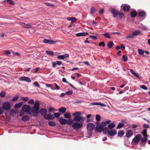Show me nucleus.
<instances>
[{
  "label": "nucleus",
  "instance_id": "a19ab883",
  "mask_svg": "<svg viewBox=\"0 0 150 150\" xmlns=\"http://www.w3.org/2000/svg\"><path fill=\"white\" fill-rule=\"evenodd\" d=\"M63 60H65V59H67V58L69 57V55L68 54H63Z\"/></svg>",
  "mask_w": 150,
  "mask_h": 150
},
{
  "label": "nucleus",
  "instance_id": "58836bf2",
  "mask_svg": "<svg viewBox=\"0 0 150 150\" xmlns=\"http://www.w3.org/2000/svg\"><path fill=\"white\" fill-rule=\"evenodd\" d=\"M124 125V124L122 123H120L117 126V129H120Z\"/></svg>",
  "mask_w": 150,
  "mask_h": 150
},
{
  "label": "nucleus",
  "instance_id": "774afa93",
  "mask_svg": "<svg viewBox=\"0 0 150 150\" xmlns=\"http://www.w3.org/2000/svg\"><path fill=\"white\" fill-rule=\"evenodd\" d=\"M110 122L111 121L110 120H108L105 121L104 122L106 125H109V124L110 123Z\"/></svg>",
  "mask_w": 150,
  "mask_h": 150
},
{
  "label": "nucleus",
  "instance_id": "9b49d317",
  "mask_svg": "<svg viewBox=\"0 0 150 150\" xmlns=\"http://www.w3.org/2000/svg\"><path fill=\"white\" fill-rule=\"evenodd\" d=\"M133 134V132L131 130H128L126 133V136L127 138L131 137Z\"/></svg>",
  "mask_w": 150,
  "mask_h": 150
},
{
  "label": "nucleus",
  "instance_id": "2eb2a0df",
  "mask_svg": "<svg viewBox=\"0 0 150 150\" xmlns=\"http://www.w3.org/2000/svg\"><path fill=\"white\" fill-rule=\"evenodd\" d=\"M21 25L22 27L24 28H31V26L29 24H25L22 23H21Z\"/></svg>",
  "mask_w": 150,
  "mask_h": 150
},
{
  "label": "nucleus",
  "instance_id": "f704fd0d",
  "mask_svg": "<svg viewBox=\"0 0 150 150\" xmlns=\"http://www.w3.org/2000/svg\"><path fill=\"white\" fill-rule=\"evenodd\" d=\"M90 10V12L91 14H94L96 11V9L93 7H92L91 8Z\"/></svg>",
  "mask_w": 150,
  "mask_h": 150
},
{
  "label": "nucleus",
  "instance_id": "2f4dec72",
  "mask_svg": "<svg viewBox=\"0 0 150 150\" xmlns=\"http://www.w3.org/2000/svg\"><path fill=\"white\" fill-rule=\"evenodd\" d=\"M142 134H143L144 137H147V130L146 129H144L142 132Z\"/></svg>",
  "mask_w": 150,
  "mask_h": 150
},
{
  "label": "nucleus",
  "instance_id": "bf43d9fd",
  "mask_svg": "<svg viewBox=\"0 0 150 150\" xmlns=\"http://www.w3.org/2000/svg\"><path fill=\"white\" fill-rule=\"evenodd\" d=\"M11 53V52L8 50H7L5 51V54L7 55L10 54Z\"/></svg>",
  "mask_w": 150,
  "mask_h": 150
},
{
  "label": "nucleus",
  "instance_id": "49530a36",
  "mask_svg": "<svg viewBox=\"0 0 150 150\" xmlns=\"http://www.w3.org/2000/svg\"><path fill=\"white\" fill-rule=\"evenodd\" d=\"M96 120L98 121H99L100 120V115H97L96 116Z\"/></svg>",
  "mask_w": 150,
  "mask_h": 150
},
{
  "label": "nucleus",
  "instance_id": "338daca9",
  "mask_svg": "<svg viewBox=\"0 0 150 150\" xmlns=\"http://www.w3.org/2000/svg\"><path fill=\"white\" fill-rule=\"evenodd\" d=\"M56 63L58 65H60L62 64V62L60 61H57L56 62Z\"/></svg>",
  "mask_w": 150,
  "mask_h": 150
},
{
  "label": "nucleus",
  "instance_id": "7c9ffc66",
  "mask_svg": "<svg viewBox=\"0 0 150 150\" xmlns=\"http://www.w3.org/2000/svg\"><path fill=\"white\" fill-rule=\"evenodd\" d=\"M65 118L67 119H70L71 118V115L69 113H66L64 114Z\"/></svg>",
  "mask_w": 150,
  "mask_h": 150
},
{
  "label": "nucleus",
  "instance_id": "de8ad7c7",
  "mask_svg": "<svg viewBox=\"0 0 150 150\" xmlns=\"http://www.w3.org/2000/svg\"><path fill=\"white\" fill-rule=\"evenodd\" d=\"M60 113L59 112H56L54 114V117L55 116L56 117L58 118L59 117L60 115Z\"/></svg>",
  "mask_w": 150,
  "mask_h": 150
},
{
  "label": "nucleus",
  "instance_id": "f3484780",
  "mask_svg": "<svg viewBox=\"0 0 150 150\" xmlns=\"http://www.w3.org/2000/svg\"><path fill=\"white\" fill-rule=\"evenodd\" d=\"M148 140V137H144L142 138L141 140V142H142V143L140 144H142L144 143V145H145V143L147 142Z\"/></svg>",
  "mask_w": 150,
  "mask_h": 150
},
{
  "label": "nucleus",
  "instance_id": "f03ea898",
  "mask_svg": "<svg viewBox=\"0 0 150 150\" xmlns=\"http://www.w3.org/2000/svg\"><path fill=\"white\" fill-rule=\"evenodd\" d=\"M40 103L38 101H36L34 105V106L32 108L30 105L25 104L22 107V110L26 112H28L30 115L31 114V112L35 114L33 115V117H37V114L39 113Z\"/></svg>",
  "mask_w": 150,
  "mask_h": 150
},
{
  "label": "nucleus",
  "instance_id": "a878e982",
  "mask_svg": "<svg viewBox=\"0 0 150 150\" xmlns=\"http://www.w3.org/2000/svg\"><path fill=\"white\" fill-rule=\"evenodd\" d=\"M86 34H88V33H85L83 32L79 33L76 34V35L77 37H80L81 36H85Z\"/></svg>",
  "mask_w": 150,
  "mask_h": 150
},
{
  "label": "nucleus",
  "instance_id": "5fc2aeb1",
  "mask_svg": "<svg viewBox=\"0 0 150 150\" xmlns=\"http://www.w3.org/2000/svg\"><path fill=\"white\" fill-rule=\"evenodd\" d=\"M21 99L24 101H27L28 100V97H23L21 98Z\"/></svg>",
  "mask_w": 150,
  "mask_h": 150
},
{
  "label": "nucleus",
  "instance_id": "473e14b6",
  "mask_svg": "<svg viewBox=\"0 0 150 150\" xmlns=\"http://www.w3.org/2000/svg\"><path fill=\"white\" fill-rule=\"evenodd\" d=\"M48 124L51 127H54L56 125V123L52 121H50L48 123Z\"/></svg>",
  "mask_w": 150,
  "mask_h": 150
},
{
  "label": "nucleus",
  "instance_id": "c03bdc74",
  "mask_svg": "<svg viewBox=\"0 0 150 150\" xmlns=\"http://www.w3.org/2000/svg\"><path fill=\"white\" fill-rule=\"evenodd\" d=\"M150 127V126L147 124H144L143 125V127L145 129H148Z\"/></svg>",
  "mask_w": 150,
  "mask_h": 150
},
{
  "label": "nucleus",
  "instance_id": "6ab92c4d",
  "mask_svg": "<svg viewBox=\"0 0 150 150\" xmlns=\"http://www.w3.org/2000/svg\"><path fill=\"white\" fill-rule=\"evenodd\" d=\"M67 109L64 107H61L59 108V111L62 113H64L66 112Z\"/></svg>",
  "mask_w": 150,
  "mask_h": 150
},
{
  "label": "nucleus",
  "instance_id": "b1692460",
  "mask_svg": "<svg viewBox=\"0 0 150 150\" xmlns=\"http://www.w3.org/2000/svg\"><path fill=\"white\" fill-rule=\"evenodd\" d=\"M130 72L134 76H136L138 78H140L139 77V75L138 74L136 73L132 69H131L130 70Z\"/></svg>",
  "mask_w": 150,
  "mask_h": 150
},
{
  "label": "nucleus",
  "instance_id": "3c124183",
  "mask_svg": "<svg viewBox=\"0 0 150 150\" xmlns=\"http://www.w3.org/2000/svg\"><path fill=\"white\" fill-rule=\"evenodd\" d=\"M73 93V91H70L65 92L66 95H71Z\"/></svg>",
  "mask_w": 150,
  "mask_h": 150
},
{
  "label": "nucleus",
  "instance_id": "c85d7f7f",
  "mask_svg": "<svg viewBox=\"0 0 150 150\" xmlns=\"http://www.w3.org/2000/svg\"><path fill=\"white\" fill-rule=\"evenodd\" d=\"M130 8V6H127L126 5H125L123 8V10L125 11H128L129 9Z\"/></svg>",
  "mask_w": 150,
  "mask_h": 150
},
{
  "label": "nucleus",
  "instance_id": "72a5a7b5",
  "mask_svg": "<svg viewBox=\"0 0 150 150\" xmlns=\"http://www.w3.org/2000/svg\"><path fill=\"white\" fill-rule=\"evenodd\" d=\"M139 16L142 17L146 15V13L144 11H142L139 13Z\"/></svg>",
  "mask_w": 150,
  "mask_h": 150
},
{
  "label": "nucleus",
  "instance_id": "603ef678",
  "mask_svg": "<svg viewBox=\"0 0 150 150\" xmlns=\"http://www.w3.org/2000/svg\"><path fill=\"white\" fill-rule=\"evenodd\" d=\"M34 85L36 86L39 88L40 87V85L37 81H35L34 82Z\"/></svg>",
  "mask_w": 150,
  "mask_h": 150
},
{
  "label": "nucleus",
  "instance_id": "37998d69",
  "mask_svg": "<svg viewBox=\"0 0 150 150\" xmlns=\"http://www.w3.org/2000/svg\"><path fill=\"white\" fill-rule=\"evenodd\" d=\"M5 95L6 93L4 91H1L0 94V96L1 97H5Z\"/></svg>",
  "mask_w": 150,
  "mask_h": 150
},
{
  "label": "nucleus",
  "instance_id": "4468645a",
  "mask_svg": "<svg viewBox=\"0 0 150 150\" xmlns=\"http://www.w3.org/2000/svg\"><path fill=\"white\" fill-rule=\"evenodd\" d=\"M103 128L100 125L97 126L95 128V130L96 132H100L103 130Z\"/></svg>",
  "mask_w": 150,
  "mask_h": 150
},
{
  "label": "nucleus",
  "instance_id": "1a4fd4ad",
  "mask_svg": "<svg viewBox=\"0 0 150 150\" xmlns=\"http://www.w3.org/2000/svg\"><path fill=\"white\" fill-rule=\"evenodd\" d=\"M43 42L45 43H48L50 44H54L56 42V41H53L51 40H48L45 39L43 40Z\"/></svg>",
  "mask_w": 150,
  "mask_h": 150
},
{
  "label": "nucleus",
  "instance_id": "dca6fc26",
  "mask_svg": "<svg viewBox=\"0 0 150 150\" xmlns=\"http://www.w3.org/2000/svg\"><path fill=\"white\" fill-rule=\"evenodd\" d=\"M59 122L61 125L66 124L67 122V120L64 118H61L59 120Z\"/></svg>",
  "mask_w": 150,
  "mask_h": 150
},
{
  "label": "nucleus",
  "instance_id": "a18cd8bd",
  "mask_svg": "<svg viewBox=\"0 0 150 150\" xmlns=\"http://www.w3.org/2000/svg\"><path fill=\"white\" fill-rule=\"evenodd\" d=\"M122 58L123 60V61L124 62H126L128 60V58L125 55H123L122 56Z\"/></svg>",
  "mask_w": 150,
  "mask_h": 150
},
{
  "label": "nucleus",
  "instance_id": "cd10ccee",
  "mask_svg": "<svg viewBox=\"0 0 150 150\" xmlns=\"http://www.w3.org/2000/svg\"><path fill=\"white\" fill-rule=\"evenodd\" d=\"M29 119V117L27 115H24L23 116L22 118V120L24 121H26L28 120Z\"/></svg>",
  "mask_w": 150,
  "mask_h": 150
},
{
  "label": "nucleus",
  "instance_id": "e2e57ef3",
  "mask_svg": "<svg viewBox=\"0 0 150 150\" xmlns=\"http://www.w3.org/2000/svg\"><path fill=\"white\" fill-rule=\"evenodd\" d=\"M52 67L53 68L56 67L57 66L56 63L54 62H52Z\"/></svg>",
  "mask_w": 150,
  "mask_h": 150
},
{
  "label": "nucleus",
  "instance_id": "c9c22d12",
  "mask_svg": "<svg viewBox=\"0 0 150 150\" xmlns=\"http://www.w3.org/2000/svg\"><path fill=\"white\" fill-rule=\"evenodd\" d=\"M114 45V43L112 42H108V46L109 48H110L112 47Z\"/></svg>",
  "mask_w": 150,
  "mask_h": 150
},
{
  "label": "nucleus",
  "instance_id": "680f3d73",
  "mask_svg": "<svg viewBox=\"0 0 150 150\" xmlns=\"http://www.w3.org/2000/svg\"><path fill=\"white\" fill-rule=\"evenodd\" d=\"M90 37L93 40H97V39L96 37L94 35H91Z\"/></svg>",
  "mask_w": 150,
  "mask_h": 150
},
{
  "label": "nucleus",
  "instance_id": "aec40b11",
  "mask_svg": "<svg viewBox=\"0 0 150 150\" xmlns=\"http://www.w3.org/2000/svg\"><path fill=\"white\" fill-rule=\"evenodd\" d=\"M134 36H137L141 34V31L139 30H137L133 33Z\"/></svg>",
  "mask_w": 150,
  "mask_h": 150
},
{
  "label": "nucleus",
  "instance_id": "4be33fe9",
  "mask_svg": "<svg viewBox=\"0 0 150 150\" xmlns=\"http://www.w3.org/2000/svg\"><path fill=\"white\" fill-rule=\"evenodd\" d=\"M109 128L107 127H105L103 129V133L105 134H107L108 133V132L109 131Z\"/></svg>",
  "mask_w": 150,
  "mask_h": 150
},
{
  "label": "nucleus",
  "instance_id": "20e7f679",
  "mask_svg": "<svg viewBox=\"0 0 150 150\" xmlns=\"http://www.w3.org/2000/svg\"><path fill=\"white\" fill-rule=\"evenodd\" d=\"M11 107L10 103L8 101H6L3 103L2 107L1 108L3 110H8L10 109Z\"/></svg>",
  "mask_w": 150,
  "mask_h": 150
},
{
  "label": "nucleus",
  "instance_id": "e433bc0d",
  "mask_svg": "<svg viewBox=\"0 0 150 150\" xmlns=\"http://www.w3.org/2000/svg\"><path fill=\"white\" fill-rule=\"evenodd\" d=\"M134 36L132 33V34H130L127 36L125 38V39H127L128 38L132 39L134 38Z\"/></svg>",
  "mask_w": 150,
  "mask_h": 150
},
{
  "label": "nucleus",
  "instance_id": "7ed1b4c3",
  "mask_svg": "<svg viewBox=\"0 0 150 150\" xmlns=\"http://www.w3.org/2000/svg\"><path fill=\"white\" fill-rule=\"evenodd\" d=\"M109 11L112 14L113 17L115 18L117 17V16L118 15L119 18L120 19H122L124 16L123 13L114 8H111Z\"/></svg>",
  "mask_w": 150,
  "mask_h": 150
},
{
  "label": "nucleus",
  "instance_id": "39448f33",
  "mask_svg": "<svg viewBox=\"0 0 150 150\" xmlns=\"http://www.w3.org/2000/svg\"><path fill=\"white\" fill-rule=\"evenodd\" d=\"M141 138L142 136L141 134H137L133 139L132 142L134 143H138Z\"/></svg>",
  "mask_w": 150,
  "mask_h": 150
},
{
  "label": "nucleus",
  "instance_id": "4d7b16f0",
  "mask_svg": "<svg viewBox=\"0 0 150 150\" xmlns=\"http://www.w3.org/2000/svg\"><path fill=\"white\" fill-rule=\"evenodd\" d=\"M6 1L11 5H13L14 4V2L13 1Z\"/></svg>",
  "mask_w": 150,
  "mask_h": 150
},
{
  "label": "nucleus",
  "instance_id": "f8f14e48",
  "mask_svg": "<svg viewBox=\"0 0 150 150\" xmlns=\"http://www.w3.org/2000/svg\"><path fill=\"white\" fill-rule=\"evenodd\" d=\"M117 132L114 129H111L108 132V134L110 136H113L116 135Z\"/></svg>",
  "mask_w": 150,
  "mask_h": 150
},
{
  "label": "nucleus",
  "instance_id": "0eeeda50",
  "mask_svg": "<svg viewBox=\"0 0 150 150\" xmlns=\"http://www.w3.org/2000/svg\"><path fill=\"white\" fill-rule=\"evenodd\" d=\"M44 118L46 120H49L53 119L54 117L53 114L50 113L47 115H46L45 116H44Z\"/></svg>",
  "mask_w": 150,
  "mask_h": 150
},
{
  "label": "nucleus",
  "instance_id": "13d9d810",
  "mask_svg": "<svg viewBox=\"0 0 150 150\" xmlns=\"http://www.w3.org/2000/svg\"><path fill=\"white\" fill-rule=\"evenodd\" d=\"M57 58L61 60V59H63V55H58Z\"/></svg>",
  "mask_w": 150,
  "mask_h": 150
},
{
  "label": "nucleus",
  "instance_id": "052dcab7",
  "mask_svg": "<svg viewBox=\"0 0 150 150\" xmlns=\"http://www.w3.org/2000/svg\"><path fill=\"white\" fill-rule=\"evenodd\" d=\"M18 96L14 97L13 98L12 100L13 101H15L16 100H17L18 98Z\"/></svg>",
  "mask_w": 150,
  "mask_h": 150
},
{
  "label": "nucleus",
  "instance_id": "09e8293b",
  "mask_svg": "<svg viewBox=\"0 0 150 150\" xmlns=\"http://www.w3.org/2000/svg\"><path fill=\"white\" fill-rule=\"evenodd\" d=\"M44 4L48 6L54 7V6L53 4H51L48 3H45Z\"/></svg>",
  "mask_w": 150,
  "mask_h": 150
},
{
  "label": "nucleus",
  "instance_id": "a211bd4d",
  "mask_svg": "<svg viewBox=\"0 0 150 150\" xmlns=\"http://www.w3.org/2000/svg\"><path fill=\"white\" fill-rule=\"evenodd\" d=\"M67 20L69 21H71V23H72V24H73V23L76 22L77 20L76 18L74 17H68L67 18Z\"/></svg>",
  "mask_w": 150,
  "mask_h": 150
},
{
  "label": "nucleus",
  "instance_id": "412c9836",
  "mask_svg": "<svg viewBox=\"0 0 150 150\" xmlns=\"http://www.w3.org/2000/svg\"><path fill=\"white\" fill-rule=\"evenodd\" d=\"M23 103L22 102H20L19 103H16L14 105V108L15 109H17L18 108H20L22 105Z\"/></svg>",
  "mask_w": 150,
  "mask_h": 150
},
{
  "label": "nucleus",
  "instance_id": "423d86ee",
  "mask_svg": "<svg viewBox=\"0 0 150 150\" xmlns=\"http://www.w3.org/2000/svg\"><path fill=\"white\" fill-rule=\"evenodd\" d=\"M87 129L90 132L92 131L95 128V125L92 123H90L86 125Z\"/></svg>",
  "mask_w": 150,
  "mask_h": 150
},
{
  "label": "nucleus",
  "instance_id": "ea45409f",
  "mask_svg": "<svg viewBox=\"0 0 150 150\" xmlns=\"http://www.w3.org/2000/svg\"><path fill=\"white\" fill-rule=\"evenodd\" d=\"M103 35L105 38L110 39V35L108 33H106L104 34H103Z\"/></svg>",
  "mask_w": 150,
  "mask_h": 150
},
{
  "label": "nucleus",
  "instance_id": "9d476101",
  "mask_svg": "<svg viewBox=\"0 0 150 150\" xmlns=\"http://www.w3.org/2000/svg\"><path fill=\"white\" fill-rule=\"evenodd\" d=\"M40 112L41 115L43 116L44 118V116L47 115V111L45 108H41L40 110Z\"/></svg>",
  "mask_w": 150,
  "mask_h": 150
},
{
  "label": "nucleus",
  "instance_id": "ddd939ff",
  "mask_svg": "<svg viewBox=\"0 0 150 150\" xmlns=\"http://www.w3.org/2000/svg\"><path fill=\"white\" fill-rule=\"evenodd\" d=\"M91 104L92 105H100L102 107H105L106 105L105 104L98 102H94L91 103Z\"/></svg>",
  "mask_w": 150,
  "mask_h": 150
},
{
  "label": "nucleus",
  "instance_id": "c756f323",
  "mask_svg": "<svg viewBox=\"0 0 150 150\" xmlns=\"http://www.w3.org/2000/svg\"><path fill=\"white\" fill-rule=\"evenodd\" d=\"M74 119H69L68 120H67V122L66 124H67L69 125H70L74 123Z\"/></svg>",
  "mask_w": 150,
  "mask_h": 150
},
{
  "label": "nucleus",
  "instance_id": "864d4df0",
  "mask_svg": "<svg viewBox=\"0 0 150 150\" xmlns=\"http://www.w3.org/2000/svg\"><path fill=\"white\" fill-rule=\"evenodd\" d=\"M99 46L100 47L102 46L103 47H104L105 45V43L103 42H102L99 43L98 44Z\"/></svg>",
  "mask_w": 150,
  "mask_h": 150
},
{
  "label": "nucleus",
  "instance_id": "0e129e2a",
  "mask_svg": "<svg viewBox=\"0 0 150 150\" xmlns=\"http://www.w3.org/2000/svg\"><path fill=\"white\" fill-rule=\"evenodd\" d=\"M100 125L103 128L104 127L106 126V125L105 124L104 122H103Z\"/></svg>",
  "mask_w": 150,
  "mask_h": 150
},
{
  "label": "nucleus",
  "instance_id": "f257e3e1",
  "mask_svg": "<svg viewBox=\"0 0 150 150\" xmlns=\"http://www.w3.org/2000/svg\"><path fill=\"white\" fill-rule=\"evenodd\" d=\"M81 113L80 112H76L73 114L74 116V120L76 122H74L72 125V127L74 129H76L82 128L83 123L85 118L80 116Z\"/></svg>",
  "mask_w": 150,
  "mask_h": 150
},
{
  "label": "nucleus",
  "instance_id": "bb28decb",
  "mask_svg": "<svg viewBox=\"0 0 150 150\" xmlns=\"http://www.w3.org/2000/svg\"><path fill=\"white\" fill-rule=\"evenodd\" d=\"M115 124L113 123H111V124L110 123L108 126V127L109 129H111L115 127Z\"/></svg>",
  "mask_w": 150,
  "mask_h": 150
},
{
  "label": "nucleus",
  "instance_id": "6e6552de",
  "mask_svg": "<svg viewBox=\"0 0 150 150\" xmlns=\"http://www.w3.org/2000/svg\"><path fill=\"white\" fill-rule=\"evenodd\" d=\"M19 80L21 81H25L28 82H30L31 81V80L29 78L25 76H22L19 79Z\"/></svg>",
  "mask_w": 150,
  "mask_h": 150
},
{
  "label": "nucleus",
  "instance_id": "393cba45",
  "mask_svg": "<svg viewBox=\"0 0 150 150\" xmlns=\"http://www.w3.org/2000/svg\"><path fill=\"white\" fill-rule=\"evenodd\" d=\"M125 132L123 130H120L118 132L117 136L118 137H122L123 136Z\"/></svg>",
  "mask_w": 150,
  "mask_h": 150
},
{
  "label": "nucleus",
  "instance_id": "69168bd1",
  "mask_svg": "<svg viewBox=\"0 0 150 150\" xmlns=\"http://www.w3.org/2000/svg\"><path fill=\"white\" fill-rule=\"evenodd\" d=\"M104 12V10L103 8H101L99 11V13L101 14H102Z\"/></svg>",
  "mask_w": 150,
  "mask_h": 150
},
{
  "label": "nucleus",
  "instance_id": "5701e85b",
  "mask_svg": "<svg viewBox=\"0 0 150 150\" xmlns=\"http://www.w3.org/2000/svg\"><path fill=\"white\" fill-rule=\"evenodd\" d=\"M130 15L132 17L135 18L137 15V12L136 11H133L131 13Z\"/></svg>",
  "mask_w": 150,
  "mask_h": 150
},
{
  "label": "nucleus",
  "instance_id": "4c0bfd02",
  "mask_svg": "<svg viewBox=\"0 0 150 150\" xmlns=\"http://www.w3.org/2000/svg\"><path fill=\"white\" fill-rule=\"evenodd\" d=\"M46 52L48 55L51 56H53L54 55V53L53 52L49 51L48 50H46Z\"/></svg>",
  "mask_w": 150,
  "mask_h": 150
},
{
  "label": "nucleus",
  "instance_id": "79ce46f5",
  "mask_svg": "<svg viewBox=\"0 0 150 150\" xmlns=\"http://www.w3.org/2000/svg\"><path fill=\"white\" fill-rule=\"evenodd\" d=\"M138 52L139 54L141 55H143L144 52L143 50L140 49H138Z\"/></svg>",
  "mask_w": 150,
  "mask_h": 150
},
{
  "label": "nucleus",
  "instance_id": "6e6d98bb",
  "mask_svg": "<svg viewBox=\"0 0 150 150\" xmlns=\"http://www.w3.org/2000/svg\"><path fill=\"white\" fill-rule=\"evenodd\" d=\"M34 103V101L33 99H31L28 101V103L29 104H33Z\"/></svg>",
  "mask_w": 150,
  "mask_h": 150
},
{
  "label": "nucleus",
  "instance_id": "8fccbe9b",
  "mask_svg": "<svg viewBox=\"0 0 150 150\" xmlns=\"http://www.w3.org/2000/svg\"><path fill=\"white\" fill-rule=\"evenodd\" d=\"M140 88L144 90H146L147 89V88L146 86L144 85H142L140 86Z\"/></svg>",
  "mask_w": 150,
  "mask_h": 150
}]
</instances>
